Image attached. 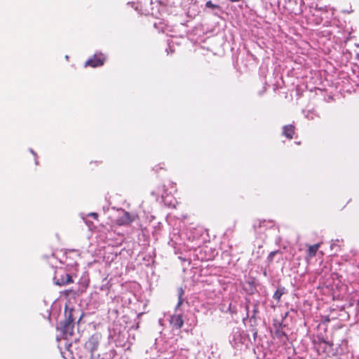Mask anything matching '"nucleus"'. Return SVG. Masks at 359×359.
<instances>
[{"label":"nucleus","mask_w":359,"mask_h":359,"mask_svg":"<svg viewBox=\"0 0 359 359\" xmlns=\"http://www.w3.org/2000/svg\"><path fill=\"white\" fill-rule=\"evenodd\" d=\"M100 337L97 334H93L89 337L85 344V348L88 350L91 355L97 351L100 344Z\"/></svg>","instance_id":"nucleus-1"},{"label":"nucleus","mask_w":359,"mask_h":359,"mask_svg":"<svg viewBox=\"0 0 359 359\" xmlns=\"http://www.w3.org/2000/svg\"><path fill=\"white\" fill-rule=\"evenodd\" d=\"M136 217V215H131L128 212L123 211V215L116 220V224L118 226L130 225L135 220Z\"/></svg>","instance_id":"nucleus-2"},{"label":"nucleus","mask_w":359,"mask_h":359,"mask_svg":"<svg viewBox=\"0 0 359 359\" xmlns=\"http://www.w3.org/2000/svg\"><path fill=\"white\" fill-rule=\"evenodd\" d=\"M74 323L62 321L60 323V330L63 334V337L66 339L74 335Z\"/></svg>","instance_id":"nucleus-3"},{"label":"nucleus","mask_w":359,"mask_h":359,"mask_svg":"<svg viewBox=\"0 0 359 359\" xmlns=\"http://www.w3.org/2000/svg\"><path fill=\"white\" fill-rule=\"evenodd\" d=\"M55 283L57 285H65L74 282L72 276L69 273H64L60 275H56L54 278Z\"/></svg>","instance_id":"nucleus-4"},{"label":"nucleus","mask_w":359,"mask_h":359,"mask_svg":"<svg viewBox=\"0 0 359 359\" xmlns=\"http://www.w3.org/2000/svg\"><path fill=\"white\" fill-rule=\"evenodd\" d=\"M104 57L102 55H95L89 58L85 63V66L97 67L104 65Z\"/></svg>","instance_id":"nucleus-5"},{"label":"nucleus","mask_w":359,"mask_h":359,"mask_svg":"<svg viewBox=\"0 0 359 359\" xmlns=\"http://www.w3.org/2000/svg\"><path fill=\"white\" fill-rule=\"evenodd\" d=\"M170 323L172 326L173 328L179 330L184 325V320L182 318V315L181 314H174L170 317Z\"/></svg>","instance_id":"nucleus-6"},{"label":"nucleus","mask_w":359,"mask_h":359,"mask_svg":"<svg viewBox=\"0 0 359 359\" xmlns=\"http://www.w3.org/2000/svg\"><path fill=\"white\" fill-rule=\"evenodd\" d=\"M294 133L295 127L292 124L284 126L283 128V135L288 140L293 138Z\"/></svg>","instance_id":"nucleus-7"},{"label":"nucleus","mask_w":359,"mask_h":359,"mask_svg":"<svg viewBox=\"0 0 359 359\" xmlns=\"http://www.w3.org/2000/svg\"><path fill=\"white\" fill-rule=\"evenodd\" d=\"M74 312L75 309H74L73 308H68V306H66L65 311V319L63 321L74 323Z\"/></svg>","instance_id":"nucleus-8"},{"label":"nucleus","mask_w":359,"mask_h":359,"mask_svg":"<svg viewBox=\"0 0 359 359\" xmlns=\"http://www.w3.org/2000/svg\"><path fill=\"white\" fill-rule=\"evenodd\" d=\"M320 247V243H316L313 245H309L307 250V257L312 258L315 257Z\"/></svg>","instance_id":"nucleus-9"},{"label":"nucleus","mask_w":359,"mask_h":359,"mask_svg":"<svg viewBox=\"0 0 359 359\" xmlns=\"http://www.w3.org/2000/svg\"><path fill=\"white\" fill-rule=\"evenodd\" d=\"M332 342L327 341L325 339H320L318 343V348H322L323 352H326L327 348H329L330 350L332 349Z\"/></svg>","instance_id":"nucleus-10"},{"label":"nucleus","mask_w":359,"mask_h":359,"mask_svg":"<svg viewBox=\"0 0 359 359\" xmlns=\"http://www.w3.org/2000/svg\"><path fill=\"white\" fill-rule=\"evenodd\" d=\"M285 289L284 288H280L278 289L273 294V298L276 300L277 302H279L282 295L285 293Z\"/></svg>","instance_id":"nucleus-11"},{"label":"nucleus","mask_w":359,"mask_h":359,"mask_svg":"<svg viewBox=\"0 0 359 359\" xmlns=\"http://www.w3.org/2000/svg\"><path fill=\"white\" fill-rule=\"evenodd\" d=\"M184 290L182 287H180L178 289V302H177V308L180 307L182 304V302H183V299H182V297L184 295Z\"/></svg>","instance_id":"nucleus-12"},{"label":"nucleus","mask_w":359,"mask_h":359,"mask_svg":"<svg viewBox=\"0 0 359 359\" xmlns=\"http://www.w3.org/2000/svg\"><path fill=\"white\" fill-rule=\"evenodd\" d=\"M277 254H281V252L280 250H275L272 251L269 253L268 257H267V262L269 264H271L273 260V257Z\"/></svg>","instance_id":"nucleus-13"},{"label":"nucleus","mask_w":359,"mask_h":359,"mask_svg":"<svg viewBox=\"0 0 359 359\" xmlns=\"http://www.w3.org/2000/svg\"><path fill=\"white\" fill-rule=\"evenodd\" d=\"M205 6L211 9L219 8V5L212 4L211 1H208L205 4Z\"/></svg>","instance_id":"nucleus-14"},{"label":"nucleus","mask_w":359,"mask_h":359,"mask_svg":"<svg viewBox=\"0 0 359 359\" xmlns=\"http://www.w3.org/2000/svg\"><path fill=\"white\" fill-rule=\"evenodd\" d=\"M88 216L93 217L95 219H97L99 217L98 214L96 212H90L88 214Z\"/></svg>","instance_id":"nucleus-15"},{"label":"nucleus","mask_w":359,"mask_h":359,"mask_svg":"<svg viewBox=\"0 0 359 359\" xmlns=\"http://www.w3.org/2000/svg\"><path fill=\"white\" fill-rule=\"evenodd\" d=\"M262 222H260V221L258 222V224H257L256 223L254 224L255 228H257V227L260 228V227H262Z\"/></svg>","instance_id":"nucleus-16"},{"label":"nucleus","mask_w":359,"mask_h":359,"mask_svg":"<svg viewBox=\"0 0 359 359\" xmlns=\"http://www.w3.org/2000/svg\"><path fill=\"white\" fill-rule=\"evenodd\" d=\"M154 170H155L156 172H158V169H163V167H158V166H155L154 167Z\"/></svg>","instance_id":"nucleus-17"},{"label":"nucleus","mask_w":359,"mask_h":359,"mask_svg":"<svg viewBox=\"0 0 359 359\" xmlns=\"http://www.w3.org/2000/svg\"><path fill=\"white\" fill-rule=\"evenodd\" d=\"M83 313H82V314L80 316V317H79V320H78V321H77V323H80V321H81V318H83Z\"/></svg>","instance_id":"nucleus-18"},{"label":"nucleus","mask_w":359,"mask_h":359,"mask_svg":"<svg viewBox=\"0 0 359 359\" xmlns=\"http://www.w3.org/2000/svg\"><path fill=\"white\" fill-rule=\"evenodd\" d=\"M229 1H231V2H238V1H239L240 0H229Z\"/></svg>","instance_id":"nucleus-19"}]
</instances>
